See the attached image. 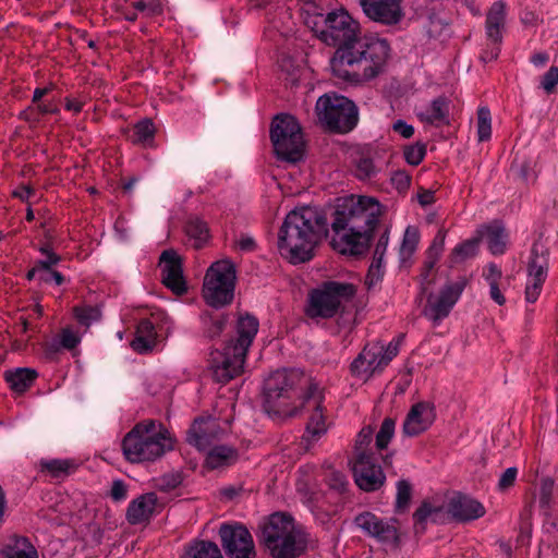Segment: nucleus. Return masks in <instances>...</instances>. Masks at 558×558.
<instances>
[{
    "instance_id": "nucleus-1",
    "label": "nucleus",
    "mask_w": 558,
    "mask_h": 558,
    "mask_svg": "<svg viewBox=\"0 0 558 558\" xmlns=\"http://www.w3.org/2000/svg\"><path fill=\"white\" fill-rule=\"evenodd\" d=\"M265 408L269 413L293 416L299 410L305 408L313 410L306 425V436L319 438L327 432V424L323 414V389L298 371H276L264 385Z\"/></svg>"
},
{
    "instance_id": "nucleus-2",
    "label": "nucleus",
    "mask_w": 558,
    "mask_h": 558,
    "mask_svg": "<svg viewBox=\"0 0 558 558\" xmlns=\"http://www.w3.org/2000/svg\"><path fill=\"white\" fill-rule=\"evenodd\" d=\"M381 215L380 203L372 196L351 195L343 199L331 223V246L341 254L361 255Z\"/></svg>"
},
{
    "instance_id": "nucleus-3",
    "label": "nucleus",
    "mask_w": 558,
    "mask_h": 558,
    "mask_svg": "<svg viewBox=\"0 0 558 558\" xmlns=\"http://www.w3.org/2000/svg\"><path fill=\"white\" fill-rule=\"evenodd\" d=\"M390 57L391 48L387 39L365 36L339 46L330 60V66L338 78L361 84L384 73Z\"/></svg>"
},
{
    "instance_id": "nucleus-4",
    "label": "nucleus",
    "mask_w": 558,
    "mask_h": 558,
    "mask_svg": "<svg viewBox=\"0 0 558 558\" xmlns=\"http://www.w3.org/2000/svg\"><path fill=\"white\" fill-rule=\"evenodd\" d=\"M324 228V220L317 210L302 206L291 210L278 234L280 254L292 264L310 260L318 244Z\"/></svg>"
},
{
    "instance_id": "nucleus-5",
    "label": "nucleus",
    "mask_w": 558,
    "mask_h": 558,
    "mask_svg": "<svg viewBox=\"0 0 558 558\" xmlns=\"http://www.w3.org/2000/svg\"><path fill=\"white\" fill-rule=\"evenodd\" d=\"M172 448V436L155 421L136 424L122 440L123 456L132 463L155 461Z\"/></svg>"
},
{
    "instance_id": "nucleus-6",
    "label": "nucleus",
    "mask_w": 558,
    "mask_h": 558,
    "mask_svg": "<svg viewBox=\"0 0 558 558\" xmlns=\"http://www.w3.org/2000/svg\"><path fill=\"white\" fill-rule=\"evenodd\" d=\"M262 542L272 558H296L306 548V537L292 517L277 512L262 525Z\"/></svg>"
},
{
    "instance_id": "nucleus-7",
    "label": "nucleus",
    "mask_w": 558,
    "mask_h": 558,
    "mask_svg": "<svg viewBox=\"0 0 558 558\" xmlns=\"http://www.w3.org/2000/svg\"><path fill=\"white\" fill-rule=\"evenodd\" d=\"M485 507L476 499L456 495L446 504L441 498L424 501L414 513L416 524L447 523L451 520L466 522L482 518Z\"/></svg>"
},
{
    "instance_id": "nucleus-8",
    "label": "nucleus",
    "mask_w": 558,
    "mask_h": 558,
    "mask_svg": "<svg viewBox=\"0 0 558 558\" xmlns=\"http://www.w3.org/2000/svg\"><path fill=\"white\" fill-rule=\"evenodd\" d=\"M221 428L217 420L197 418L187 433V441L198 450H207L206 464L210 469L229 465L236 460V450L226 445H214Z\"/></svg>"
},
{
    "instance_id": "nucleus-9",
    "label": "nucleus",
    "mask_w": 558,
    "mask_h": 558,
    "mask_svg": "<svg viewBox=\"0 0 558 558\" xmlns=\"http://www.w3.org/2000/svg\"><path fill=\"white\" fill-rule=\"evenodd\" d=\"M306 24L326 44L347 45L356 39L359 23L343 9L339 8L327 15L314 14L306 19Z\"/></svg>"
},
{
    "instance_id": "nucleus-10",
    "label": "nucleus",
    "mask_w": 558,
    "mask_h": 558,
    "mask_svg": "<svg viewBox=\"0 0 558 558\" xmlns=\"http://www.w3.org/2000/svg\"><path fill=\"white\" fill-rule=\"evenodd\" d=\"M355 294L353 284L329 281L314 290L310 296L308 315L312 317H332L344 313L351 306Z\"/></svg>"
},
{
    "instance_id": "nucleus-11",
    "label": "nucleus",
    "mask_w": 558,
    "mask_h": 558,
    "mask_svg": "<svg viewBox=\"0 0 558 558\" xmlns=\"http://www.w3.org/2000/svg\"><path fill=\"white\" fill-rule=\"evenodd\" d=\"M317 120L325 128L345 133L357 123V108L344 96L328 93L320 96L315 106Z\"/></svg>"
},
{
    "instance_id": "nucleus-12",
    "label": "nucleus",
    "mask_w": 558,
    "mask_h": 558,
    "mask_svg": "<svg viewBox=\"0 0 558 558\" xmlns=\"http://www.w3.org/2000/svg\"><path fill=\"white\" fill-rule=\"evenodd\" d=\"M234 286V265L228 259L217 260L206 271L202 294L209 306L219 308L232 302Z\"/></svg>"
},
{
    "instance_id": "nucleus-13",
    "label": "nucleus",
    "mask_w": 558,
    "mask_h": 558,
    "mask_svg": "<svg viewBox=\"0 0 558 558\" xmlns=\"http://www.w3.org/2000/svg\"><path fill=\"white\" fill-rule=\"evenodd\" d=\"M271 142L280 159L296 162L304 156L305 143L301 128L294 117L277 116L271 125Z\"/></svg>"
},
{
    "instance_id": "nucleus-14",
    "label": "nucleus",
    "mask_w": 558,
    "mask_h": 558,
    "mask_svg": "<svg viewBox=\"0 0 558 558\" xmlns=\"http://www.w3.org/2000/svg\"><path fill=\"white\" fill-rule=\"evenodd\" d=\"M401 338L391 340L387 345L381 342L368 343L351 364V372L359 380L367 381L381 372L397 356Z\"/></svg>"
},
{
    "instance_id": "nucleus-15",
    "label": "nucleus",
    "mask_w": 558,
    "mask_h": 558,
    "mask_svg": "<svg viewBox=\"0 0 558 558\" xmlns=\"http://www.w3.org/2000/svg\"><path fill=\"white\" fill-rule=\"evenodd\" d=\"M222 546L230 558H255L254 542L241 524H223L219 530Z\"/></svg>"
},
{
    "instance_id": "nucleus-16",
    "label": "nucleus",
    "mask_w": 558,
    "mask_h": 558,
    "mask_svg": "<svg viewBox=\"0 0 558 558\" xmlns=\"http://www.w3.org/2000/svg\"><path fill=\"white\" fill-rule=\"evenodd\" d=\"M246 353L238 350L232 344L226 345L222 351L211 353V369L215 379L219 383H228L243 372Z\"/></svg>"
},
{
    "instance_id": "nucleus-17",
    "label": "nucleus",
    "mask_w": 558,
    "mask_h": 558,
    "mask_svg": "<svg viewBox=\"0 0 558 558\" xmlns=\"http://www.w3.org/2000/svg\"><path fill=\"white\" fill-rule=\"evenodd\" d=\"M465 282L463 280L447 283L439 292L430 294L424 308L425 315L432 320H441L448 316L458 302Z\"/></svg>"
},
{
    "instance_id": "nucleus-18",
    "label": "nucleus",
    "mask_w": 558,
    "mask_h": 558,
    "mask_svg": "<svg viewBox=\"0 0 558 558\" xmlns=\"http://www.w3.org/2000/svg\"><path fill=\"white\" fill-rule=\"evenodd\" d=\"M352 472L356 485L366 492L378 489L385 482V475L373 456H359L352 462Z\"/></svg>"
},
{
    "instance_id": "nucleus-19",
    "label": "nucleus",
    "mask_w": 558,
    "mask_h": 558,
    "mask_svg": "<svg viewBox=\"0 0 558 558\" xmlns=\"http://www.w3.org/2000/svg\"><path fill=\"white\" fill-rule=\"evenodd\" d=\"M355 524L367 535L387 545L398 541V530L393 522L385 521L372 512H363L355 517Z\"/></svg>"
},
{
    "instance_id": "nucleus-20",
    "label": "nucleus",
    "mask_w": 558,
    "mask_h": 558,
    "mask_svg": "<svg viewBox=\"0 0 558 558\" xmlns=\"http://www.w3.org/2000/svg\"><path fill=\"white\" fill-rule=\"evenodd\" d=\"M548 258L544 252H538L535 246L532 250V256L527 267V280L525 287V299L530 303L537 301L541 295L543 284L547 278Z\"/></svg>"
},
{
    "instance_id": "nucleus-21",
    "label": "nucleus",
    "mask_w": 558,
    "mask_h": 558,
    "mask_svg": "<svg viewBox=\"0 0 558 558\" xmlns=\"http://www.w3.org/2000/svg\"><path fill=\"white\" fill-rule=\"evenodd\" d=\"M363 12L372 21L395 25L403 19L400 0H361Z\"/></svg>"
},
{
    "instance_id": "nucleus-22",
    "label": "nucleus",
    "mask_w": 558,
    "mask_h": 558,
    "mask_svg": "<svg viewBox=\"0 0 558 558\" xmlns=\"http://www.w3.org/2000/svg\"><path fill=\"white\" fill-rule=\"evenodd\" d=\"M436 418L435 408L429 402H417L408 412L402 430L407 436H417L427 430Z\"/></svg>"
},
{
    "instance_id": "nucleus-23",
    "label": "nucleus",
    "mask_w": 558,
    "mask_h": 558,
    "mask_svg": "<svg viewBox=\"0 0 558 558\" xmlns=\"http://www.w3.org/2000/svg\"><path fill=\"white\" fill-rule=\"evenodd\" d=\"M162 282L173 293L181 295L186 292L180 256L173 251H165L160 257Z\"/></svg>"
},
{
    "instance_id": "nucleus-24",
    "label": "nucleus",
    "mask_w": 558,
    "mask_h": 558,
    "mask_svg": "<svg viewBox=\"0 0 558 558\" xmlns=\"http://www.w3.org/2000/svg\"><path fill=\"white\" fill-rule=\"evenodd\" d=\"M417 119L427 125L440 126L449 123V102L442 98H436L415 108Z\"/></svg>"
},
{
    "instance_id": "nucleus-25",
    "label": "nucleus",
    "mask_w": 558,
    "mask_h": 558,
    "mask_svg": "<svg viewBox=\"0 0 558 558\" xmlns=\"http://www.w3.org/2000/svg\"><path fill=\"white\" fill-rule=\"evenodd\" d=\"M159 315L151 313L150 318L142 319L136 329V335L132 341V348L138 353L150 351L156 345L157 340V320Z\"/></svg>"
},
{
    "instance_id": "nucleus-26",
    "label": "nucleus",
    "mask_w": 558,
    "mask_h": 558,
    "mask_svg": "<svg viewBox=\"0 0 558 558\" xmlns=\"http://www.w3.org/2000/svg\"><path fill=\"white\" fill-rule=\"evenodd\" d=\"M157 497L153 493L144 494L132 500L128 507L126 518L131 524H140L151 518L156 510Z\"/></svg>"
},
{
    "instance_id": "nucleus-27",
    "label": "nucleus",
    "mask_w": 558,
    "mask_h": 558,
    "mask_svg": "<svg viewBox=\"0 0 558 558\" xmlns=\"http://www.w3.org/2000/svg\"><path fill=\"white\" fill-rule=\"evenodd\" d=\"M238 339L235 343H231L234 348L244 353H247L257 331L258 320L251 315H245L239 318L238 322Z\"/></svg>"
},
{
    "instance_id": "nucleus-28",
    "label": "nucleus",
    "mask_w": 558,
    "mask_h": 558,
    "mask_svg": "<svg viewBox=\"0 0 558 558\" xmlns=\"http://www.w3.org/2000/svg\"><path fill=\"white\" fill-rule=\"evenodd\" d=\"M506 20V8L502 2H495L486 17V34L494 43H500Z\"/></svg>"
},
{
    "instance_id": "nucleus-29",
    "label": "nucleus",
    "mask_w": 558,
    "mask_h": 558,
    "mask_svg": "<svg viewBox=\"0 0 558 558\" xmlns=\"http://www.w3.org/2000/svg\"><path fill=\"white\" fill-rule=\"evenodd\" d=\"M480 239H485L492 254H502L507 245V233L500 225L485 226L478 230Z\"/></svg>"
},
{
    "instance_id": "nucleus-30",
    "label": "nucleus",
    "mask_w": 558,
    "mask_h": 558,
    "mask_svg": "<svg viewBox=\"0 0 558 558\" xmlns=\"http://www.w3.org/2000/svg\"><path fill=\"white\" fill-rule=\"evenodd\" d=\"M0 558H38L35 547L25 537H13L0 549Z\"/></svg>"
},
{
    "instance_id": "nucleus-31",
    "label": "nucleus",
    "mask_w": 558,
    "mask_h": 558,
    "mask_svg": "<svg viewBox=\"0 0 558 558\" xmlns=\"http://www.w3.org/2000/svg\"><path fill=\"white\" fill-rule=\"evenodd\" d=\"M37 372L33 368L19 367L4 373V378L10 388L15 392H24L34 383Z\"/></svg>"
},
{
    "instance_id": "nucleus-32",
    "label": "nucleus",
    "mask_w": 558,
    "mask_h": 558,
    "mask_svg": "<svg viewBox=\"0 0 558 558\" xmlns=\"http://www.w3.org/2000/svg\"><path fill=\"white\" fill-rule=\"evenodd\" d=\"M182 558H222V555L215 543L198 541L186 547Z\"/></svg>"
},
{
    "instance_id": "nucleus-33",
    "label": "nucleus",
    "mask_w": 558,
    "mask_h": 558,
    "mask_svg": "<svg viewBox=\"0 0 558 558\" xmlns=\"http://www.w3.org/2000/svg\"><path fill=\"white\" fill-rule=\"evenodd\" d=\"M420 238L421 235L417 227H407L399 251L402 264H405L411 259V257L417 250Z\"/></svg>"
},
{
    "instance_id": "nucleus-34",
    "label": "nucleus",
    "mask_w": 558,
    "mask_h": 558,
    "mask_svg": "<svg viewBox=\"0 0 558 558\" xmlns=\"http://www.w3.org/2000/svg\"><path fill=\"white\" fill-rule=\"evenodd\" d=\"M186 234L196 248L202 247L209 239L206 223L198 218H192L186 225Z\"/></svg>"
},
{
    "instance_id": "nucleus-35",
    "label": "nucleus",
    "mask_w": 558,
    "mask_h": 558,
    "mask_svg": "<svg viewBox=\"0 0 558 558\" xmlns=\"http://www.w3.org/2000/svg\"><path fill=\"white\" fill-rule=\"evenodd\" d=\"M81 341L80 336L71 328L62 329L58 339H54L48 344L50 352H57L60 348L71 350L75 348Z\"/></svg>"
},
{
    "instance_id": "nucleus-36",
    "label": "nucleus",
    "mask_w": 558,
    "mask_h": 558,
    "mask_svg": "<svg viewBox=\"0 0 558 558\" xmlns=\"http://www.w3.org/2000/svg\"><path fill=\"white\" fill-rule=\"evenodd\" d=\"M387 242H388L387 239L381 238L379 243L377 244L376 252H375V258L369 266L367 279H366V281L369 286H373L374 283H376L383 275V253H380V250L386 248Z\"/></svg>"
},
{
    "instance_id": "nucleus-37",
    "label": "nucleus",
    "mask_w": 558,
    "mask_h": 558,
    "mask_svg": "<svg viewBox=\"0 0 558 558\" xmlns=\"http://www.w3.org/2000/svg\"><path fill=\"white\" fill-rule=\"evenodd\" d=\"M481 239L480 235L470 240H466L462 242L461 244L457 245L452 251V259L454 263H460L462 260H465L470 257H473L476 255L478 251V243Z\"/></svg>"
},
{
    "instance_id": "nucleus-38",
    "label": "nucleus",
    "mask_w": 558,
    "mask_h": 558,
    "mask_svg": "<svg viewBox=\"0 0 558 558\" xmlns=\"http://www.w3.org/2000/svg\"><path fill=\"white\" fill-rule=\"evenodd\" d=\"M155 134V126L148 119L142 120L133 128L131 138L134 143L146 144L150 142Z\"/></svg>"
},
{
    "instance_id": "nucleus-39",
    "label": "nucleus",
    "mask_w": 558,
    "mask_h": 558,
    "mask_svg": "<svg viewBox=\"0 0 558 558\" xmlns=\"http://www.w3.org/2000/svg\"><path fill=\"white\" fill-rule=\"evenodd\" d=\"M492 136V116L487 107L477 110V137L478 141H488Z\"/></svg>"
},
{
    "instance_id": "nucleus-40",
    "label": "nucleus",
    "mask_w": 558,
    "mask_h": 558,
    "mask_svg": "<svg viewBox=\"0 0 558 558\" xmlns=\"http://www.w3.org/2000/svg\"><path fill=\"white\" fill-rule=\"evenodd\" d=\"M445 240H446V231L444 229H439L437 234L435 235L430 246L427 250V263L430 268L439 259V257L444 251V247H445Z\"/></svg>"
},
{
    "instance_id": "nucleus-41",
    "label": "nucleus",
    "mask_w": 558,
    "mask_h": 558,
    "mask_svg": "<svg viewBox=\"0 0 558 558\" xmlns=\"http://www.w3.org/2000/svg\"><path fill=\"white\" fill-rule=\"evenodd\" d=\"M27 278H37L43 282L53 281L57 286H60L63 282V276L58 271L51 270L50 267H35L28 271Z\"/></svg>"
},
{
    "instance_id": "nucleus-42",
    "label": "nucleus",
    "mask_w": 558,
    "mask_h": 558,
    "mask_svg": "<svg viewBox=\"0 0 558 558\" xmlns=\"http://www.w3.org/2000/svg\"><path fill=\"white\" fill-rule=\"evenodd\" d=\"M373 437V429L371 427H364L357 435L355 441V457L361 454L363 456H373V452L368 448Z\"/></svg>"
},
{
    "instance_id": "nucleus-43",
    "label": "nucleus",
    "mask_w": 558,
    "mask_h": 558,
    "mask_svg": "<svg viewBox=\"0 0 558 558\" xmlns=\"http://www.w3.org/2000/svg\"><path fill=\"white\" fill-rule=\"evenodd\" d=\"M395 433V421L385 418L376 436V446L378 449H385L391 440Z\"/></svg>"
},
{
    "instance_id": "nucleus-44",
    "label": "nucleus",
    "mask_w": 558,
    "mask_h": 558,
    "mask_svg": "<svg viewBox=\"0 0 558 558\" xmlns=\"http://www.w3.org/2000/svg\"><path fill=\"white\" fill-rule=\"evenodd\" d=\"M412 496V487L405 480H400L397 483V497L396 506L398 509H404L408 507Z\"/></svg>"
},
{
    "instance_id": "nucleus-45",
    "label": "nucleus",
    "mask_w": 558,
    "mask_h": 558,
    "mask_svg": "<svg viewBox=\"0 0 558 558\" xmlns=\"http://www.w3.org/2000/svg\"><path fill=\"white\" fill-rule=\"evenodd\" d=\"M426 153L425 146L420 143L409 145L404 148V158L409 165L417 166Z\"/></svg>"
},
{
    "instance_id": "nucleus-46",
    "label": "nucleus",
    "mask_w": 558,
    "mask_h": 558,
    "mask_svg": "<svg viewBox=\"0 0 558 558\" xmlns=\"http://www.w3.org/2000/svg\"><path fill=\"white\" fill-rule=\"evenodd\" d=\"M376 172L377 168L373 159H371L369 157H361L356 161L355 173L360 179H368L373 177Z\"/></svg>"
},
{
    "instance_id": "nucleus-47",
    "label": "nucleus",
    "mask_w": 558,
    "mask_h": 558,
    "mask_svg": "<svg viewBox=\"0 0 558 558\" xmlns=\"http://www.w3.org/2000/svg\"><path fill=\"white\" fill-rule=\"evenodd\" d=\"M390 184L398 193H404L411 184V177L404 170H396L390 175Z\"/></svg>"
},
{
    "instance_id": "nucleus-48",
    "label": "nucleus",
    "mask_w": 558,
    "mask_h": 558,
    "mask_svg": "<svg viewBox=\"0 0 558 558\" xmlns=\"http://www.w3.org/2000/svg\"><path fill=\"white\" fill-rule=\"evenodd\" d=\"M74 313L76 319L85 326L90 325L92 322H95L99 318V311L89 306L76 307Z\"/></svg>"
},
{
    "instance_id": "nucleus-49",
    "label": "nucleus",
    "mask_w": 558,
    "mask_h": 558,
    "mask_svg": "<svg viewBox=\"0 0 558 558\" xmlns=\"http://www.w3.org/2000/svg\"><path fill=\"white\" fill-rule=\"evenodd\" d=\"M558 84V68L551 66L549 70L543 75L541 81V86L546 93H551L556 85Z\"/></svg>"
},
{
    "instance_id": "nucleus-50",
    "label": "nucleus",
    "mask_w": 558,
    "mask_h": 558,
    "mask_svg": "<svg viewBox=\"0 0 558 558\" xmlns=\"http://www.w3.org/2000/svg\"><path fill=\"white\" fill-rule=\"evenodd\" d=\"M43 466L52 475L59 476L68 472L70 469V462L66 460H50L43 462Z\"/></svg>"
},
{
    "instance_id": "nucleus-51",
    "label": "nucleus",
    "mask_w": 558,
    "mask_h": 558,
    "mask_svg": "<svg viewBox=\"0 0 558 558\" xmlns=\"http://www.w3.org/2000/svg\"><path fill=\"white\" fill-rule=\"evenodd\" d=\"M483 276L489 286L501 283L502 280L501 269L495 264H489L484 269Z\"/></svg>"
},
{
    "instance_id": "nucleus-52",
    "label": "nucleus",
    "mask_w": 558,
    "mask_h": 558,
    "mask_svg": "<svg viewBox=\"0 0 558 558\" xmlns=\"http://www.w3.org/2000/svg\"><path fill=\"white\" fill-rule=\"evenodd\" d=\"M518 470L515 468H508L500 476L498 481V487L505 490L514 484L517 478Z\"/></svg>"
},
{
    "instance_id": "nucleus-53",
    "label": "nucleus",
    "mask_w": 558,
    "mask_h": 558,
    "mask_svg": "<svg viewBox=\"0 0 558 558\" xmlns=\"http://www.w3.org/2000/svg\"><path fill=\"white\" fill-rule=\"evenodd\" d=\"M348 485V481L341 472L333 471L329 476V486L336 490H344Z\"/></svg>"
},
{
    "instance_id": "nucleus-54",
    "label": "nucleus",
    "mask_w": 558,
    "mask_h": 558,
    "mask_svg": "<svg viewBox=\"0 0 558 558\" xmlns=\"http://www.w3.org/2000/svg\"><path fill=\"white\" fill-rule=\"evenodd\" d=\"M392 130L403 138H410L414 134V128L403 120H397L392 123Z\"/></svg>"
},
{
    "instance_id": "nucleus-55",
    "label": "nucleus",
    "mask_w": 558,
    "mask_h": 558,
    "mask_svg": "<svg viewBox=\"0 0 558 558\" xmlns=\"http://www.w3.org/2000/svg\"><path fill=\"white\" fill-rule=\"evenodd\" d=\"M110 495L116 501H120L126 498L128 488L122 481H114L111 486Z\"/></svg>"
},
{
    "instance_id": "nucleus-56",
    "label": "nucleus",
    "mask_w": 558,
    "mask_h": 558,
    "mask_svg": "<svg viewBox=\"0 0 558 558\" xmlns=\"http://www.w3.org/2000/svg\"><path fill=\"white\" fill-rule=\"evenodd\" d=\"M40 252L46 258L39 262L37 267L47 268L59 262V257L48 246L40 247Z\"/></svg>"
},
{
    "instance_id": "nucleus-57",
    "label": "nucleus",
    "mask_w": 558,
    "mask_h": 558,
    "mask_svg": "<svg viewBox=\"0 0 558 558\" xmlns=\"http://www.w3.org/2000/svg\"><path fill=\"white\" fill-rule=\"evenodd\" d=\"M502 284L501 283H498V284H493V286H489V294H490V298L498 304V305H502L505 304L506 302V299L502 294Z\"/></svg>"
},
{
    "instance_id": "nucleus-58",
    "label": "nucleus",
    "mask_w": 558,
    "mask_h": 558,
    "mask_svg": "<svg viewBox=\"0 0 558 558\" xmlns=\"http://www.w3.org/2000/svg\"><path fill=\"white\" fill-rule=\"evenodd\" d=\"M417 201L422 206L432 205L435 202V194L432 191L423 190L417 194Z\"/></svg>"
},
{
    "instance_id": "nucleus-59",
    "label": "nucleus",
    "mask_w": 558,
    "mask_h": 558,
    "mask_svg": "<svg viewBox=\"0 0 558 558\" xmlns=\"http://www.w3.org/2000/svg\"><path fill=\"white\" fill-rule=\"evenodd\" d=\"M147 4H148L147 16L155 15V14L161 12V10H162V4L159 0H150L149 2H147Z\"/></svg>"
},
{
    "instance_id": "nucleus-60",
    "label": "nucleus",
    "mask_w": 558,
    "mask_h": 558,
    "mask_svg": "<svg viewBox=\"0 0 558 558\" xmlns=\"http://www.w3.org/2000/svg\"><path fill=\"white\" fill-rule=\"evenodd\" d=\"M33 191L28 186H21L14 191V196L19 197L22 201H27L32 195Z\"/></svg>"
},
{
    "instance_id": "nucleus-61",
    "label": "nucleus",
    "mask_w": 558,
    "mask_h": 558,
    "mask_svg": "<svg viewBox=\"0 0 558 558\" xmlns=\"http://www.w3.org/2000/svg\"><path fill=\"white\" fill-rule=\"evenodd\" d=\"M547 61H548V54L547 53H543V52L535 53L531 58V62L535 66H543V65H545L547 63Z\"/></svg>"
},
{
    "instance_id": "nucleus-62",
    "label": "nucleus",
    "mask_w": 558,
    "mask_h": 558,
    "mask_svg": "<svg viewBox=\"0 0 558 558\" xmlns=\"http://www.w3.org/2000/svg\"><path fill=\"white\" fill-rule=\"evenodd\" d=\"M82 102L78 101V100H75V99H69L66 100V104H65V108L69 110V111H73L74 113H77L82 110Z\"/></svg>"
},
{
    "instance_id": "nucleus-63",
    "label": "nucleus",
    "mask_w": 558,
    "mask_h": 558,
    "mask_svg": "<svg viewBox=\"0 0 558 558\" xmlns=\"http://www.w3.org/2000/svg\"><path fill=\"white\" fill-rule=\"evenodd\" d=\"M133 7H134L135 10H137V11L144 13L145 15H147V8H148L147 2L142 1V0L141 1H136V2L133 3Z\"/></svg>"
},
{
    "instance_id": "nucleus-64",
    "label": "nucleus",
    "mask_w": 558,
    "mask_h": 558,
    "mask_svg": "<svg viewBox=\"0 0 558 558\" xmlns=\"http://www.w3.org/2000/svg\"><path fill=\"white\" fill-rule=\"evenodd\" d=\"M38 109L43 113H51L56 111V107L53 105L38 104Z\"/></svg>"
}]
</instances>
